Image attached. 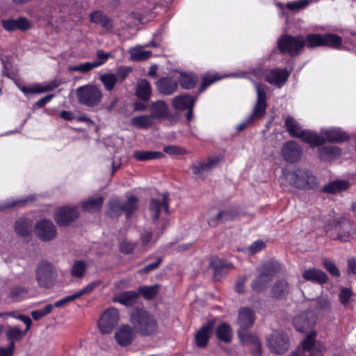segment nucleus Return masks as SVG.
<instances>
[{"instance_id":"obj_9","label":"nucleus","mask_w":356,"mask_h":356,"mask_svg":"<svg viewBox=\"0 0 356 356\" xmlns=\"http://www.w3.org/2000/svg\"><path fill=\"white\" fill-rule=\"evenodd\" d=\"M270 350L277 355H283L290 347V339L283 330H274L267 339Z\"/></svg>"},{"instance_id":"obj_46","label":"nucleus","mask_w":356,"mask_h":356,"mask_svg":"<svg viewBox=\"0 0 356 356\" xmlns=\"http://www.w3.org/2000/svg\"><path fill=\"white\" fill-rule=\"evenodd\" d=\"M108 212L111 216L118 217L124 213L123 202L119 199L114 198L108 203Z\"/></svg>"},{"instance_id":"obj_25","label":"nucleus","mask_w":356,"mask_h":356,"mask_svg":"<svg viewBox=\"0 0 356 356\" xmlns=\"http://www.w3.org/2000/svg\"><path fill=\"white\" fill-rule=\"evenodd\" d=\"M195 99L191 95H181L172 99V106L175 110L184 111L193 107Z\"/></svg>"},{"instance_id":"obj_48","label":"nucleus","mask_w":356,"mask_h":356,"mask_svg":"<svg viewBox=\"0 0 356 356\" xmlns=\"http://www.w3.org/2000/svg\"><path fill=\"white\" fill-rule=\"evenodd\" d=\"M179 81L182 88L191 89L195 86L197 78L193 74H181Z\"/></svg>"},{"instance_id":"obj_1","label":"nucleus","mask_w":356,"mask_h":356,"mask_svg":"<svg viewBox=\"0 0 356 356\" xmlns=\"http://www.w3.org/2000/svg\"><path fill=\"white\" fill-rule=\"evenodd\" d=\"M131 323L136 332L141 336H152L159 331L155 316L145 310H136L131 315Z\"/></svg>"},{"instance_id":"obj_58","label":"nucleus","mask_w":356,"mask_h":356,"mask_svg":"<svg viewBox=\"0 0 356 356\" xmlns=\"http://www.w3.org/2000/svg\"><path fill=\"white\" fill-rule=\"evenodd\" d=\"M54 308L53 305H47L44 308L31 312V316L38 321L51 312Z\"/></svg>"},{"instance_id":"obj_17","label":"nucleus","mask_w":356,"mask_h":356,"mask_svg":"<svg viewBox=\"0 0 356 356\" xmlns=\"http://www.w3.org/2000/svg\"><path fill=\"white\" fill-rule=\"evenodd\" d=\"M168 198V194L163 193L161 200L152 198L150 200L149 210L150 216L154 220L159 218L160 213L162 210L168 213L169 202Z\"/></svg>"},{"instance_id":"obj_53","label":"nucleus","mask_w":356,"mask_h":356,"mask_svg":"<svg viewBox=\"0 0 356 356\" xmlns=\"http://www.w3.org/2000/svg\"><path fill=\"white\" fill-rule=\"evenodd\" d=\"M159 285L154 284L148 286H141L138 289V291L146 299L153 298L159 291Z\"/></svg>"},{"instance_id":"obj_61","label":"nucleus","mask_w":356,"mask_h":356,"mask_svg":"<svg viewBox=\"0 0 356 356\" xmlns=\"http://www.w3.org/2000/svg\"><path fill=\"white\" fill-rule=\"evenodd\" d=\"M309 4V0H298L287 3V8L291 10H298L305 8Z\"/></svg>"},{"instance_id":"obj_42","label":"nucleus","mask_w":356,"mask_h":356,"mask_svg":"<svg viewBox=\"0 0 356 356\" xmlns=\"http://www.w3.org/2000/svg\"><path fill=\"white\" fill-rule=\"evenodd\" d=\"M163 153L157 151H136L134 157L138 161H149L163 157Z\"/></svg>"},{"instance_id":"obj_31","label":"nucleus","mask_w":356,"mask_h":356,"mask_svg":"<svg viewBox=\"0 0 356 356\" xmlns=\"http://www.w3.org/2000/svg\"><path fill=\"white\" fill-rule=\"evenodd\" d=\"M210 265L213 268V277L216 280H220L226 273L227 269L231 266L218 258H213Z\"/></svg>"},{"instance_id":"obj_62","label":"nucleus","mask_w":356,"mask_h":356,"mask_svg":"<svg viewBox=\"0 0 356 356\" xmlns=\"http://www.w3.org/2000/svg\"><path fill=\"white\" fill-rule=\"evenodd\" d=\"M323 266L332 275L339 277L340 272L337 266L330 260L324 259Z\"/></svg>"},{"instance_id":"obj_3","label":"nucleus","mask_w":356,"mask_h":356,"mask_svg":"<svg viewBox=\"0 0 356 356\" xmlns=\"http://www.w3.org/2000/svg\"><path fill=\"white\" fill-rule=\"evenodd\" d=\"M284 124L291 136L301 138L312 146H318L324 143L323 138L316 132L302 130L299 123L291 116L286 118Z\"/></svg>"},{"instance_id":"obj_19","label":"nucleus","mask_w":356,"mask_h":356,"mask_svg":"<svg viewBox=\"0 0 356 356\" xmlns=\"http://www.w3.org/2000/svg\"><path fill=\"white\" fill-rule=\"evenodd\" d=\"M319 137H322L325 143L326 141L330 143H341L346 140L348 136L339 128H331L322 130Z\"/></svg>"},{"instance_id":"obj_39","label":"nucleus","mask_w":356,"mask_h":356,"mask_svg":"<svg viewBox=\"0 0 356 356\" xmlns=\"http://www.w3.org/2000/svg\"><path fill=\"white\" fill-rule=\"evenodd\" d=\"M132 124L140 129H148L154 123V120L151 115L136 116L131 120Z\"/></svg>"},{"instance_id":"obj_57","label":"nucleus","mask_w":356,"mask_h":356,"mask_svg":"<svg viewBox=\"0 0 356 356\" xmlns=\"http://www.w3.org/2000/svg\"><path fill=\"white\" fill-rule=\"evenodd\" d=\"M95 68L92 62H86L76 65L69 66L68 69L70 72H80L81 73H87Z\"/></svg>"},{"instance_id":"obj_54","label":"nucleus","mask_w":356,"mask_h":356,"mask_svg":"<svg viewBox=\"0 0 356 356\" xmlns=\"http://www.w3.org/2000/svg\"><path fill=\"white\" fill-rule=\"evenodd\" d=\"M231 219V213L227 211H220L216 218H211L208 220V223L211 226H216L219 222H224Z\"/></svg>"},{"instance_id":"obj_50","label":"nucleus","mask_w":356,"mask_h":356,"mask_svg":"<svg viewBox=\"0 0 356 356\" xmlns=\"http://www.w3.org/2000/svg\"><path fill=\"white\" fill-rule=\"evenodd\" d=\"M342 39L335 34L323 35V46L326 45L332 48L338 49L341 47Z\"/></svg>"},{"instance_id":"obj_16","label":"nucleus","mask_w":356,"mask_h":356,"mask_svg":"<svg viewBox=\"0 0 356 356\" xmlns=\"http://www.w3.org/2000/svg\"><path fill=\"white\" fill-rule=\"evenodd\" d=\"M282 156L288 162H296L302 156V149L296 142L289 141L282 148Z\"/></svg>"},{"instance_id":"obj_38","label":"nucleus","mask_w":356,"mask_h":356,"mask_svg":"<svg viewBox=\"0 0 356 356\" xmlns=\"http://www.w3.org/2000/svg\"><path fill=\"white\" fill-rule=\"evenodd\" d=\"M130 60L133 61H142L152 56V51L144 50L141 47H132L129 49Z\"/></svg>"},{"instance_id":"obj_34","label":"nucleus","mask_w":356,"mask_h":356,"mask_svg":"<svg viewBox=\"0 0 356 356\" xmlns=\"http://www.w3.org/2000/svg\"><path fill=\"white\" fill-rule=\"evenodd\" d=\"M136 96L141 100L147 102L152 95V90L149 82L145 79L140 80L136 86Z\"/></svg>"},{"instance_id":"obj_14","label":"nucleus","mask_w":356,"mask_h":356,"mask_svg":"<svg viewBox=\"0 0 356 356\" xmlns=\"http://www.w3.org/2000/svg\"><path fill=\"white\" fill-rule=\"evenodd\" d=\"M316 316L312 312H305L293 318V325L298 332L309 331L316 323Z\"/></svg>"},{"instance_id":"obj_63","label":"nucleus","mask_w":356,"mask_h":356,"mask_svg":"<svg viewBox=\"0 0 356 356\" xmlns=\"http://www.w3.org/2000/svg\"><path fill=\"white\" fill-rule=\"evenodd\" d=\"M352 295L353 293L350 289L347 288H342L339 294L341 303L343 305H346L352 297Z\"/></svg>"},{"instance_id":"obj_13","label":"nucleus","mask_w":356,"mask_h":356,"mask_svg":"<svg viewBox=\"0 0 356 356\" xmlns=\"http://www.w3.org/2000/svg\"><path fill=\"white\" fill-rule=\"evenodd\" d=\"M79 212L76 207H64L60 208L55 214V220L59 226H68L76 220Z\"/></svg>"},{"instance_id":"obj_4","label":"nucleus","mask_w":356,"mask_h":356,"mask_svg":"<svg viewBox=\"0 0 356 356\" xmlns=\"http://www.w3.org/2000/svg\"><path fill=\"white\" fill-rule=\"evenodd\" d=\"M58 277L56 267L47 261H40L35 269V278L40 287H52Z\"/></svg>"},{"instance_id":"obj_64","label":"nucleus","mask_w":356,"mask_h":356,"mask_svg":"<svg viewBox=\"0 0 356 356\" xmlns=\"http://www.w3.org/2000/svg\"><path fill=\"white\" fill-rule=\"evenodd\" d=\"M161 261H162V259L158 258L155 262L149 264L145 266L144 268H141L139 270V273H140V274L148 273L149 272H152V271L156 270V268H159V266L161 264Z\"/></svg>"},{"instance_id":"obj_6","label":"nucleus","mask_w":356,"mask_h":356,"mask_svg":"<svg viewBox=\"0 0 356 356\" xmlns=\"http://www.w3.org/2000/svg\"><path fill=\"white\" fill-rule=\"evenodd\" d=\"M76 94L79 103L88 107L98 106L103 97L101 90L91 84L79 87L76 90Z\"/></svg>"},{"instance_id":"obj_30","label":"nucleus","mask_w":356,"mask_h":356,"mask_svg":"<svg viewBox=\"0 0 356 356\" xmlns=\"http://www.w3.org/2000/svg\"><path fill=\"white\" fill-rule=\"evenodd\" d=\"M90 20L91 22L99 24L106 30L113 29V22L111 18L104 15L102 11L96 10L90 15Z\"/></svg>"},{"instance_id":"obj_51","label":"nucleus","mask_w":356,"mask_h":356,"mask_svg":"<svg viewBox=\"0 0 356 356\" xmlns=\"http://www.w3.org/2000/svg\"><path fill=\"white\" fill-rule=\"evenodd\" d=\"M28 295V289L22 286H14L10 289V298L15 301L26 298Z\"/></svg>"},{"instance_id":"obj_43","label":"nucleus","mask_w":356,"mask_h":356,"mask_svg":"<svg viewBox=\"0 0 356 356\" xmlns=\"http://www.w3.org/2000/svg\"><path fill=\"white\" fill-rule=\"evenodd\" d=\"M100 81L103 83L105 89L109 92L112 91L118 81L117 76L113 73H106L102 74Z\"/></svg>"},{"instance_id":"obj_11","label":"nucleus","mask_w":356,"mask_h":356,"mask_svg":"<svg viewBox=\"0 0 356 356\" xmlns=\"http://www.w3.org/2000/svg\"><path fill=\"white\" fill-rule=\"evenodd\" d=\"M118 311L114 307L107 309L102 314L98 321L100 332L103 334L111 333L115 325L118 323Z\"/></svg>"},{"instance_id":"obj_12","label":"nucleus","mask_w":356,"mask_h":356,"mask_svg":"<svg viewBox=\"0 0 356 356\" xmlns=\"http://www.w3.org/2000/svg\"><path fill=\"white\" fill-rule=\"evenodd\" d=\"M300 170L296 171L288 172L285 174V179L291 186L296 188L303 189H314L317 186V181L316 177H309V181L304 182L302 181V177L306 175L303 173H299Z\"/></svg>"},{"instance_id":"obj_33","label":"nucleus","mask_w":356,"mask_h":356,"mask_svg":"<svg viewBox=\"0 0 356 356\" xmlns=\"http://www.w3.org/2000/svg\"><path fill=\"white\" fill-rule=\"evenodd\" d=\"M349 186L350 184L347 180H335L326 184L323 187V191L334 194L346 190Z\"/></svg>"},{"instance_id":"obj_44","label":"nucleus","mask_w":356,"mask_h":356,"mask_svg":"<svg viewBox=\"0 0 356 356\" xmlns=\"http://www.w3.org/2000/svg\"><path fill=\"white\" fill-rule=\"evenodd\" d=\"M217 337L224 342H229L232 339V330L227 323H221L216 329Z\"/></svg>"},{"instance_id":"obj_20","label":"nucleus","mask_w":356,"mask_h":356,"mask_svg":"<svg viewBox=\"0 0 356 356\" xmlns=\"http://www.w3.org/2000/svg\"><path fill=\"white\" fill-rule=\"evenodd\" d=\"M60 85V81L54 80L49 83L35 84L30 88L25 86L19 87V89L25 95L29 93H42L47 91L53 90Z\"/></svg>"},{"instance_id":"obj_18","label":"nucleus","mask_w":356,"mask_h":356,"mask_svg":"<svg viewBox=\"0 0 356 356\" xmlns=\"http://www.w3.org/2000/svg\"><path fill=\"white\" fill-rule=\"evenodd\" d=\"M289 72L286 69H274L264 74L265 80L270 84L281 87L289 76Z\"/></svg>"},{"instance_id":"obj_52","label":"nucleus","mask_w":356,"mask_h":356,"mask_svg":"<svg viewBox=\"0 0 356 356\" xmlns=\"http://www.w3.org/2000/svg\"><path fill=\"white\" fill-rule=\"evenodd\" d=\"M96 56L97 60L92 62L95 68L103 65L109 58H114L113 54L105 52L102 49H98Z\"/></svg>"},{"instance_id":"obj_36","label":"nucleus","mask_w":356,"mask_h":356,"mask_svg":"<svg viewBox=\"0 0 356 356\" xmlns=\"http://www.w3.org/2000/svg\"><path fill=\"white\" fill-rule=\"evenodd\" d=\"M272 296L280 299L289 293V286L286 281L282 280L276 282L271 289Z\"/></svg>"},{"instance_id":"obj_24","label":"nucleus","mask_w":356,"mask_h":356,"mask_svg":"<svg viewBox=\"0 0 356 356\" xmlns=\"http://www.w3.org/2000/svg\"><path fill=\"white\" fill-rule=\"evenodd\" d=\"M156 86L159 92L165 95H172L178 88L177 82L168 77L159 79L156 83Z\"/></svg>"},{"instance_id":"obj_40","label":"nucleus","mask_w":356,"mask_h":356,"mask_svg":"<svg viewBox=\"0 0 356 356\" xmlns=\"http://www.w3.org/2000/svg\"><path fill=\"white\" fill-rule=\"evenodd\" d=\"M319 158L322 160H329L340 155L341 150L335 146H325L318 149Z\"/></svg>"},{"instance_id":"obj_8","label":"nucleus","mask_w":356,"mask_h":356,"mask_svg":"<svg viewBox=\"0 0 356 356\" xmlns=\"http://www.w3.org/2000/svg\"><path fill=\"white\" fill-rule=\"evenodd\" d=\"M277 47L281 53L296 56L305 47L304 38L302 35H284L277 40Z\"/></svg>"},{"instance_id":"obj_37","label":"nucleus","mask_w":356,"mask_h":356,"mask_svg":"<svg viewBox=\"0 0 356 356\" xmlns=\"http://www.w3.org/2000/svg\"><path fill=\"white\" fill-rule=\"evenodd\" d=\"M103 202L104 198L102 196L90 197L82 202V208L88 212L99 211L102 208Z\"/></svg>"},{"instance_id":"obj_41","label":"nucleus","mask_w":356,"mask_h":356,"mask_svg":"<svg viewBox=\"0 0 356 356\" xmlns=\"http://www.w3.org/2000/svg\"><path fill=\"white\" fill-rule=\"evenodd\" d=\"M27 332L26 330L22 331L18 327L16 326H8L7 330L5 332L6 339L10 341V343H14L15 341L21 340Z\"/></svg>"},{"instance_id":"obj_47","label":"nucleus","mask_w":356,"mask_h":356,"mask_svg":"<svg viewBox=\"0 0 356 356\" xmlns=\"http://www.w3.org/2000/svg\"><path fill=\"white\" fill-rule=\"evenodd\" d=\"M305 46L308 48H314L323 46V35L309 34L306 38H304Z\"/></svg>"},{"instance_id":"obj_35","label":"nucleus","mask_w":356,"mask_h":356,"mask_svg":"<svg viewBox=\"0 0 356 356\" xmlns=\"http://www.w3.org/2000/svg\"><path fill=\"white\" fill-rule=\"evenodd\" d=\"M138 295L134 291H124L116 296L113 301L126 306L133 305L137 300Z\"/></svg>"},{"instance_id":"obj_32","label":"nucleus","mask_w":356,"mask_h":356,"mask_svg":"<svg viewBox=\"0 0 356 356\" xmlns=\"http://www.w3.org/2000/svg\"><path fill=\"white\" fill-rule=\"evenodd\" d=\"M218 162L219 158L216 157L209 159L207 162L195 164L191 167L193 173L195 175H200L202 173L209 172L216 168Z\"/></svg>"},{"instance_id":"obj_28","label":"nucleus","mask_w":356,"mask_h":356,"mask_svg":"<svg viewBox=\"0 0 356 356\" xmlns=\"http://www.w3.org/2000/svg\"><path fill=\"white\" fill-rule=\"evenodd\" d=\"M152 113H150L153 119L161 120L166 118L168 115V106L165 102L158 100L151 104Z\"/></svg>"},{"instance_id":"obj_56","label":"nucleus","mask_w":356,"mask_h":356,"mask_svg":"<svg viewBox=\"0 0 356 356\" xmlns=\"http://www.w3.org/2000/svg\"><path fill=\"white\" fill-rule=\"evenodd\" d=\"M316 309L322 313L328 312L330 309V302L327 298L319 297L315 300Z\"/></svg>"},{"instance_id":"obj_45","label":"nucleus","mask_w":356,"mask_h":356,"mask_svg":"<svg viewBox=\"0 0 356 356\" xmlns=\"http://www.w3.org/2000/svg\"><path fill=\"white\" fill-rule=\"evenodd\" d=\"M138 198L133 195H127V201L123 202L124 213L129 218L137 209Z\"/></svg>"},{"instance_id":"obj_59","label":"nucleus","mask_w":356,"mask_h":356,"mask_svg":"<svg viewBox=\"0 0 356 356\" xmlns=\"http://www.w3.org/2000/svg\"><path fill=\"white\" fill-rule=\"evenodd\" d=\"M131 71L132 68L130 66L122 65L117 68L115 74L117 76L118 81L122 83Z\"/></svg>"},{"instance_id":"obj_21","label":"nucleus","mask_w":356,"mask_h":356,"mask_svg":"<svg viewBox=\"0 0 356 356\" xmlns=\"http://www.w3.org/2000/svg\"><path fill=\"white\" fill-rule=\"evenodd\" d=\"M254 312L250 308L243 307L238 311L237 324L241 329H248L254 323Z\"/></svg>"},{"instance_id":"obj_60","label":"nucleus","mask_w":356,"mask_h":356,"mask_svg":"<svg viewBox=\"0 0 356 356\" xmlns=\"http://www.w3.org/2000/svg\"><path fill=\"white\" fill-rule=\"evenodd\" d=\"M221 77H220L217 74H214L211 76L207 75L203 78L202 83L200 88V91L202 92L204 91L209 86L214 83L215 81L220 79Z\"/></svg>"},{"instance_id":"obj_23","label":"nucleus","mask_w":356,"mask_h":356,"mask_svg":"<svg viewBox=\"0 0 356 356\" xmlns=\"http://www.w3.org/2000/svg\"><path fill=\"white\" fill-rule=\"evenodd\" d=\"M214 325L213 321H209L206 325H203L195 335L197 345L199 347H204L207 344L208 339L212 334Z\"/></svg>"},{"instance_id":"obj_22","label":"nucleus","mask_w":356,"mask_h":356,"mask_svg":"<svg viewBox=\"0 0 356 356\" xmlns=\"http://www.w3.org/2000/svg\"><path fill=\"white\" fill-rule=\"evenodd\" d=\"M3 29L8 31H13L17 29L26 31L31 27L30 22L25 17H19L17 19H8L2 21Z\"/></svg>"},{"instance_id":"obj_27","label":"nucleus","mask_w":356,"mask_h":356,"mask_svg":"<svg viewBox=\"0 0 356 356\" xmlns=\"http://www.w3.org/2000/svg\"><path fill=\"white\" fill-rule=\"evenodd\" d=\"M302 277L307 281L317 284H324L327 280V275L323 271L316 268H309L305 270Z\"/></svg>"},{"instance_id":"obj_7","label":"nucleus","mask_w":356,"mask_h":356,"mask_svg":"<svg viewBox=\"0 0 356 356\" xmlns=\"http://www.w3.org/2000/svg\"><path fill=\"white\" fill-rule=\"evenodd\" d=\"M278 273V264L268 261L262 266L261 271L252 284V289L256 292L264 290L268 283L272 281L274 275Z\"/></svg>"},{"instance_id":"obj_15","label":"nucleus","mask_w":356,"mask_h":356,"mask_svg":"<svg viewBox=\"0 0 356 356\" xmlns=\"http://www.w3.org/2000/svg\"><path fill=\"white\" fill-rule=\"evenodd\" d=\"M135 332L134 327H132L129 325H122L115 332V341L121 346H127L134 340Z\"/></svg>"},{"instance_id":"obj_26","label":"nucleus","mask_w":356,"mask_h":356,"mask_svg":"<svg viewBox=\"0 0 356 356\" xmlns=\"http://www.w3.org/2000/svg\"><path fill=\"white\" fill-rule=\"evenodd\" d=\"M14 228L17 235L23 238L29 237L32 231V221L26 218H20L15 222Z\"/></svg>"},{"instance_id":"obj_10","label":"nucleus","mask_w":356,"mask_h":356,"mask_svg":"<svg viewBox=\"0 0 356 356\" xmlns=\"http://www.w3.org/2000/svg\"><path fill=\"white\" fill-rule=\"evenodd\" d=\"M36 236L42 241H51L56 238L57 229L50 220L43 219L38 221L34 229Z\"/></svg>"},{"instance_id":"obj_5","label":"nucleus","mask_w":356,"mask_h":356,"mask_svg":"<svg viewBox=\"0 0 356 356\" xmlns=\"http://www.w3.org/2000/svg\"><path fill=\"white\" fill-rule=\"evenodd\" d=\"M257 90V102L254 106L252 114L248 116L245 120L241 122L236 126V130L238 131H243L246 128L254 119H259L262 118L266 110V93L265 90L260 86L257 83H254Z\"/></svg>"},{"instance_id":"obj_55","label":"nucleus","mask_w":356,"mask_h":356,"mask_svg":"<svg viewBox=\"0 0 356 356\" xmlns=\"http://www.w3.org/2000/svg\"><path fill=\"white\" fill-rule=\"evenodd\" d=\"M342 227L345 230V232L343 233L340 232L339 234L337 237L338 239L343 241H347L355 236V230L354 229L350 227V225L348 222L343 223Z\"/></svg>"},{"instance_id":"obj_49","label":"nucleus","mask_w":356,"mask_h":356,"mask_svg":"<svg viewBox=\"0 0 356 356\" xmlns=\"http://www.w3.org/2000/svg\"><path fill=\"white\" fill-rule=\"evenodd\" d=\"M86 268L87 265L83 261H75L71 268V275L74 277L81 278L84 276Z\"/></svg>"},{"instance_id":"obj_29","label":"nucleus","mask_w":356,"mask_h":356,"mask_svg":"<svg viewBox=\"0 0 356 356\" xmlns=\"http://www.w3.org/2000/svg\"><path fill=\"white\" fill-rule=\"evenodd\" d=\"M101 284L102 282L100 280L90 282L81 289L72 295L64 297V298L65 299L66 302L69 303L70 302L79 299L83 296H88L90 294Z\"/></svg>"},{"instance_id":"obj_2","label":"nucleus","mask_w":356,"mask_h":356,"mask_svg":"<svg viewBox=\"0 0 356 356\" xmlns=\"http://www.w3.org/2000/svg\"><path fill=\"white\" fill-rule=\"evenodd\" d=\"M316 338V332L310 331L290 356H323L325 348Z\"/></svg>"}]
</instances>
